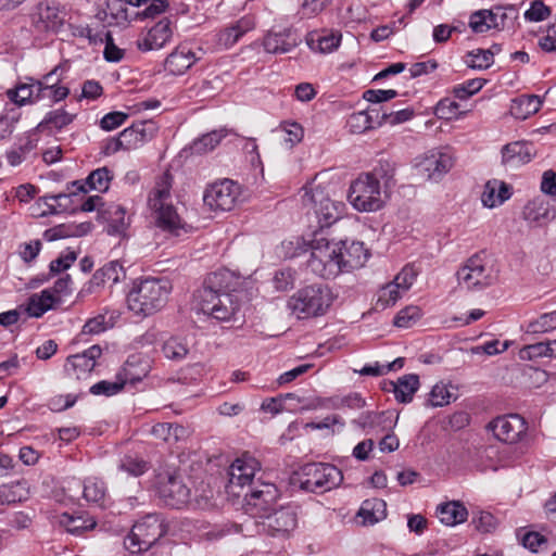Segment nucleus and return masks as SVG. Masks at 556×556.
Masks as SVG:
<instances>
[{
    "mask_svg": "<svg viewBox=\"0 0 556 556\" xmlns=\"http://www.w3.org/2000/svg\"><path fill=\"white\" fill-rule=\"evenodd\" d=\"M368 256L369 252L363 242L354 240L332 242L320 231L315 233L312 241L308 265L313 271L328 279L340 273L363 267Z\"/></svg>",
    "mask_w": 556,
    "mask_h": 556,
    "instance_id": "1",
    "label": "nucleus"
},
{
    "mask_svg": "<svg viewBox=\"0 0 556 556\" xmlns=\"http://www.w3.org/2000/svg\"><path fill=\"white\" fill-rule=\"evenodd\" d=\"M151 370L150 359L140 354H131L127 357L122 371L118 374V378H122L123 382L136 384L148 376Z\"/></svg>",
    "mask_w": 556,
    "mask_h": 556,
    "instance_id": "27",
    "label": "nucleus"
},
{
    "mask_svg": "<svg viewBox=\"0 0 556 556\" xmlns=\"http://www.w3.org/2000/svg\"><path fill=\"white\" fill-rule=\"evenodd\" d=\"M437 516L445 526H456L467 520L468 510L459 502L453 501L440 504L437 508Z\"/></svg>",
    "mask_w": 556,
    "mask_h": 556,
    "instance_id": "33",
    "label": "nucleus"
},
{
    "mask_svg": "<svg viewBox=\"0 0 556 556\" xmlns=\"http://www.w3.org/2000/svg\"><path fill=\"white\" fill-rule=\"evenodd\" d=\"M61 523L72 534H81L84 531L91 530L96 527L97 522L92 518L83 516L74 517L70 514L61 516Z\"/></svg>",
    "mask_w": 556,
    "mask_h": 556,
    "instance_id": "45",
    "label": "nucleus"
},
{
    "mask_svg": "<svg viewBox=\"0 0 556 556\" xmlns=\"http://www.w3.org/2000/svg\"><path fill=\"white\" fill-rule=\"evenodd\" d=\"M257 533L276 538L287 539L298 527V511L293 505H280L255 521Z\"/></svg>",
    "mask_w": 556,
    "mask_h": 556,
    "instance_id": "7",
    "label": "nucleus"
},
{
    "mask_svg": "<svg viewBox=\"0 0 556 556\" xmlns=\"http://www.w3.org/2000/svg\"><path fill=\"white\" fill-rule=\"evenodd\" d=\"M455 155L451 148L430 150L418 164L429 180L439 181L454 166Z\"/></svg>",
    "mask_w": 556,
    "mask_h": 556,
    "instance_id": "16",
    "label": "nucleus"
},
{
    "mask_svg": "<svg viewBox=\"0 0 556 556\" xmlns=\"http://www.w3.org/2000/svg\"><path fill=\"white\" fill-rule=\"evenodd\" d=\"M452 396L453 394L448 391L447 386L437 383L429 394V402L433 407H441L450 404Z\"/></svg>",
    "mask_w": 556,
    "mask_h": 556,
    "instance_id": "60",
    "label": "nucleus"
},
{
    "mask_svg": "<svg viewBox=\"0 0 556 556\" xmlns=\"http://www.w3.org/2000/svg\"><path fill=\"white\" fill-rule=\"evenodd\" d=\"M20 106H11L4 114L0 115V136L4 138L13 131L14 125L21 118Z\"/></svg>",
    "mask_w": 556,
    "mask_h": 556,
    "instance_id": "58",
    "label": "nucleus"
},
{
    "mask_svg": "<svg viewBox=\"0 0 556 556\" xmlns=\"http://www.w3.org/2000/svg\"><path fill=\"white\" fill-rule=\"evenodd\" d=\"M58 302H60V299L50 289H45L40 294H33L29 298L26 312L30 317L39 318L46 312L53 308Z\"/></svg>",
    "mask_w": 556,
    "mask_h": 556,
    "instance_id": "35",
    "label": "nucleus"
},
{
    "mask_svg": "<svg viewBox=\"0 0 556 556\" xmlns=\"http://www.w3.org/2000/svg\"><path fill=\"white\" fill-rule=\"evenodd\" d=\"M119 468L134 477H138L148 470V463L137 457L125 456L121 460Z\"/></svg>",
    "mask_w": 556,
    "mask_h": 556,
    "instance_id": "61",
    "label": "nucleus"
},
{
    "mask_svg": "<svg viewBox=\"0 0 556 556\" xmlns=\"http://www.w3.org/2000/svg\"><path fill=\"white\" fill-rule=\"evenodd\" d=\"M125 0H109L106 2V10L100 11L97 17L109 25L125 26L131 17L128 14V9Z\"/></svg>",
    "mask_w": 556,
    "mask_h": 556,
    "instance_id": "31",
    "label": "nucleus"
},
{
    "mask_svg": "<svg viewBox=\"0 0 556 556\" xmlns=\"http://www.w3.org/2000/svg\"><path fill=\"white\" fill-rule=\"evenodd\" d=\"M71 65L68 61H64L58 64L53 70L43 75L41 80H36L37 84H40L42 88L55 87L59 85H63L62 81L65 77V74L68 72Z\"/></svg>",
    "mask_w": 556,
    "mask_h": 556,
    "instance_id": "50",
    "label": "nucleus"
},
{
    "mask_svg": "<svg viewBox=\"0 0 556 556\" xmlns=\"http://www.w3.org/2000/svg\"><path fill=\"white\" fill-rule=\"evenodd\" d=\"M77 258V253L74 251H68L65 254H61L58 258L53 260L50 263L49 269L53 275L60 274L66 269H68Z\"/></svg>",
    "mask_w": 556,
    "mask_h": 556,
    "instance_id": "63",
    "label": "nucleus"
},
{
    "mask_svg": "<svg viewBox=\"0 0 556 556\" xmlns=\"http://www.w3.org/2000/svg\"><path fill=\"white\" fill-rule=\"evenodd\" d=\"M167 532V527L159 514H148L138 520L124 540V546L131 554L150 549Z\"/></svg>",
    "mask_w": 556,
    "mask_h": 556,
    "instance_id": "6",
    "label": "nucleus"
},
{
    "mask_svg": "<svg viewBox=\"0 0 556 556\" xmlns=\"http://www.w3.org/2000/svg\"><path fill=\"white\" fill-rule=\"evenodd\" d=\"M162 352L167 359L180 362L190 352L188 339L182 336H172L163 342Z\"/></svg>",
    "mask_w": 556,
    "mask_h": 556,
    "instance_id": "37",
    "label": "nucleus"
},
{
    "mask_svg": "<svg viewBox=\"0 0 556 556\" xmlns=\"http://www.w3.org/2000/svg\"><path fill=\"white\" fill-rule=\"evenodd\" d=\"M240 195V185L233 180L224 179L206 188L203 201L213 211H231Z\"/></svg>",
    "mask_w": 556,
    "mask_h": 556,
    "instance_id": "14",
    "label": "nucleus"
},
{
    "mask_svg": "<svg viewBox=\"0 0 556 556\" xmlns=\"http://www.w3.org/2000/svg\"><path fill=\"white\" fill-rule=\"evenodd\" d=\"M379 115L380 111L378 109L367 106L365 110L351 114L346 127L353 134H363L382 125V118Z\"/></svg>",
    "mask_w": 556,
    "mask_h": 556,
    "instance_id": "29",
    "label": "nucleus"
},
{
    "mask_svg": "<svg viewBox=\"0 0 556 556\" xmlns=\"http://www.w3.org/2000/svg\"><path fill=\"white\" fill-rule=\"evenodd\" d=\"M497 275L490 262L475 254L457 270L458 285L467 290H482L492 286Z\"/></svg>",
    "mask_w": 556,
    "mask_h": 556,
    "instance_id": "10",
    "label": "nucleus"
},
{
    "mask_svg": "<svg viewBox=\"0 0 556 556\" xmlns=\"http://www.w3.org/2000/svg\"><path fill=\"white\" fill-rule=\"evenodd\" d=\"M295 480L302 490L323 494L338 488L343 481V473L331 464L309 463L300 468Z\"/></svg>",
    "mask_w": 556,
    "mask_h": 556,
    "instance_id": "5",
    "label": "nucleus"
},
{
    "mask_svg": "<svg viewBox=\"0 0 556 556\" xmlns=\"http://www.w3.org/2000/svg\"><path fill=\"white\" fill-rule=\"evenodd\" d=\"M348 199L358 212H375L383 205L380 182L365 173L351 182Z\"/></svg>",
    "mask_w": 556,
    "mask_h": 556,
    "instance_id": "9",
    "label": "nucleus"
},
{
    "mask_svg": "<svg viewBox=\"0 0 556 556\" xmlns=\"http://www.w3.org/2000/svg\"><path fill=\"white\" fill-rule=\"evenodd\" d=\"M253 27L254 23L250 17H242L219 33V42L226 47H231Z\"/></svg>",
    "mask_w": 556,
    "mask_h": 556,
    "instance_id": "38",
    "label": "nucleus"
},
{
    "mask_svg": "<svg viewBox=\"0 0 556 556\" xmlns=\"http://www.w3.org/2000/svg\"><path fill=\"white\" fill-rule=\"evenodd\" d=\"M35 27L40 31L58 33L65 22V8L55 1H42L37 5Z\"/></svg>",
    "mask_w": 556,
    "mask_h": 556,
    "instance_id": "19",
    "label": "nucleus"
},
{
    "mask_svg": "<svg viewBox=\"0 0 556 556\" xmlns=\"http://www.w3.org/2000/svg\"><path fill=\"white\" fill-rule=\"evenodd\" d=\"M392 419V413L390 412H366L359 415L358 418L354 419L353 422L366 430L367 433H379L387 429H392L396 421Z\"/></svg>",
    "mask_w": 556,
    "mask_h": 556,
    "instance_id": "28",
    "label": "nucleus"
},
{
    "mask_svg": "<svg viewBox=\"0 0 556 556\" xmlns=\"http://www.w3.org/2000/svg\"><path fill=\"white\" fill-rule=\"evenodd\" d=\"M195 62V56L190 50L181 48L172 52L165 60V68L174 75H182Z\"/></svg>",
    "mask_w": 556,
    "mask_h": 556,
    "instance_id": "36",
    "label": "nucleus"
},
{
    "mask_svg": "<svg viewBox=\"0 0 556 556\" xmlns=\"http://www.w3.org/2000/svg\"><path fill=\"white\" fill-rule=\"evenodd\" d=\"M494 437L505 443L514 444L527 433V422L518 414L498 416L489 424Z\"/></svg>",
    "mask_w": 556,
    "mask_h": 556,
    "instance_id": "17",
    "label": "nucleus"
},
{
    "mask_svg": "<svg viewBox=\"0 0 556 556\" xmlns=\"http://www.w3.org/2000/svg\"><path fill=\"white\" fill-rule=\"evenodd\" d=\"M149 5L141 12L136 13L138 18H155L165 13L169 7L167 0H150Z\"/></svg>",
    "mask_w": 556,
    "mask_h": 556,
    "instance_id": "62",
    "label": "nucleus"
},
{
    "mask_svg": "<svg viewBox=\"0 0 556 556\" xmlns=\"http://www.w3.org/2000/svg\"><path fill=\"white\" fill-rule=\"evenodd\" d=\"M29 83H21L15 88L7 91L8 98L13 104H26V102L37 101L38 85L36 79L28 78Z\"/></svg>",
    "mask_w": 556,
    "mask_h": 556,
    "instance_id": "39",
    "label": "nucleus"
},
{
    "mask_svg": "<svg viewBox=\"0 0 556 556\" xmlns=\"http://www.w3.org/2000/svg\"><path fill=\"white\" fill-rule=\"evenodd\" d=\"M502 164L509 168H517L529 163L535 152L533 146L523 141H515L502 148Z\"/></svg>",
    "mask_w": 556,
    "mask_h": 556,
    "instance_id": "26",
    "label": "nucleus"
},
{
    "mask_svg": "<svg viewBox=\"0 0 556 556\" xmlns=\"http://www.w3.org/2000/svg\"><path fill=\"white\" fill-rule=\"evenodd\" d=\"M124 386L125 383L122 378H118V381L102 380L90 388V393L93 395L112 396L121 392Z\"/></svg>",
    "mask_w": 556,
    "mask_h": 556,
    "instance_id": "56",
    "label": "nucleus"
},
{
    "mask_svg": "<svg viewBox=\"0 0 556 556\" xmlns=\"http://www.w3.org/2000/svg\"><path fill=\"white\" fill-rule=\"evenodd\" d=\"M76 116L75 113H70L64 108H59L49 112L45 119L38 125V128L47 129L49 131L60 130L71 124Z\"/></svg>",
    "mask_w": 556,
    "mask_h": 556,
    "instance_id": "42",
    "label": "nucleus"
},
{
    "mask_svg": "<svg viewBox=\"0 0 556 556\" xmlns=\"http://www.w3.org/2000/svg\"><path fill=\"white\" fill-rule=\"evenodd\" d=\"M333 299L328 286L315 283L298 290L288 300V307L299 319L318 317L326 314Z\"/></svg>",
    "mask_w": 556,
    "mask_h": 556,
    "instance_id": "4",
    "label": "nucleus"
},
{
    "mask_svg": "<svg viewBox=\"0 0 556 556\" xmlns=\"http://www.w3.org/2000/svg\"><path fill=\"white\" fill-rule=\"evenodd\" d=\"M126 277V271L118 261H111L99 268L92 276L90 283L92 286H101L106 282L116 285Z\"/></svg>",
    "mask_w": 556,
    "mask_h": 556,
    "instance_id": "34",
    "label": "nucleus"
},
{
    "mask_svg": "<svg viewBox=\"0 0 556 556\" xmlns=\"http://www.w3.org/2000/svg\"><path fill=\"white\" fill-rule=\"evenodd\" d=\"M127 117L128 114L124 112H110L101 118L100 126L103 130L110 131L123 125Z\"/></svg>",
    "mask_w": 556,
    "mask_h": 556,
    "instance_id": "64",
    "label": "nucleus"
},
{
    "mask_svg": "<svg viewBox=\"0 0 556 556\" xmlns=\"http://www.w3.org/2000/svg\"><path fill=\"white\" fill-rule=\"evenodd\" d=\"M157 127L152 121H140L119 132L124 151L138 149L150 141L156 134Z\"/></svg>",
    "mask_w": 556,
    "mask_h": 556,
    "instance_id": "23",
    "label": "nucleus"
},
{
    "mask_svg": "<svg viewBox=\"0 0 556 556\" xmlns=\"http://www.w3.org/2000/svg\"><path fill=\"white\" fill-rule=\"evenodd\" d=\"M112 178L113 175L108 167H100L92 170L84 181H73L72 186L75 188V190L71 191L70 193L61 192L58 194H47L43 197V199L46 201H54L59 207L66 210L67 204L65 202L70 200L72 195H77L79 192L86 193L90 190L104 192L109 189Z\"/></svg>",
    "mask_w": 556,
    "mask_h": 556,
    "instance_id": "13",
    "label": "nucleus"
},
{
    "mask_svg": "<svg viewBox=\"0 0 556 556\" xmlns=\"http://www.w3.org/2000/svg\"><path fill=\"white\" fill-rule=\"evenodd\" d=\"M172 36V21L169 17H163L137 40V47L143 52L157 50L163 48Z\"/></svg>",
    "mask_w": 556,
    "mask_h": 556,
    "instance_id": "22",
    "label": "nucleus"
},
{
    "mask_svg": "<svg viewBox=\"0 0 556 556\" xmlns=\"http://www.w3.org/2000/svg\"><path fill=\"white\" fill-rule=\"evenodd\" d=\"M261 470V463L249 454H243L236 458L229 467L228 492L236 493V488H244L245 485L254 486V477Z\"/></svg>",
    "mask_w": 556,
    "mask_h": 556,
    "instance_id": "15",
    "label": "nucleus"
},
{
    "mask_svg": "<svg viewBox=\"0 0 556 556\" xmlns=\"http://www.w3.org/2000/svg\"><path fill=\"white\" fill-rule=\"evenodd\" d=\"M417 275H418V270L415 268V265L407 264L394 277L392 282L396 283V287H399L405 293L413 286Z\"/></svg>",
    "mask_w": 556,
    "mask_h": 556,
    "instance_id": "55",
    "label": "nucleus"
},
{
    "mask_svg": "<svg viewBox=\"0 0 556 556\" xmlns=\"http://www.w3.org/2000/svg\"><path fill=\"white\" fill-rule=\"evenodd\" d=\"M511 195L510 187L498 180L488 181L481 194L482 204L485 207L493 208L503 204Z\"/></svg>",
    "mask_w": 556,
    "mask_h": 556,
    "instance_id": "32",
    "label": "nucleus"
},
{
    "mask_svg": "<svg viewBox=\"0 0 556 556\" xmlns=\"http://www.w3.org/2000/svg\"><path fill=\"white\" fill-rule=\"evenodd\" d=\"M169 198L167 188L155 189L149 198V205L155 213L156 226L174 236H179L181 230L186 229V223L182 222L172 204H167Z\"/></svg>",
    "mask_w": 556,
    "mask_h": 556,
    "instance_id": "12",
    "label": "nucleus"
},
{
    "mask_svg": "<svg viewBox=\"0 0 556 556\" xmlns=\"http://www.w3.org/2000/svg\"><path fill=\"white\" fill-rule=\"evenodd\" d=\"M83 494L86 501L102 504L106 494L105 483L97 478H88L84 482Z\"/></svg>",
    "mask_w": 556,
    "mask_h": 556,
    "instance_id": "46",
    "label": "nucleus"
},
{
    "mask_svg": "<svg viewBox=\"0 0 556 556\" xmlns=\"http://www.w3.org/2000/svg\"><path fill=\"white\" fill-rule=\"evenodd\" d=\"M101 354L102 349L97 344L92 345L83 353L68 356L64 370L70 377L83 379L93 370Z\"/></svg>",
    "mask_w": 556,
    "mask_h": 556,
    "instance_id": "20",
    "label": "nucleus"
},
{
    "mask_svg": "<svg viewBox=\"0 0 556 556\" xmlns=\"http://www.w3.org/2000/svg\"><path fill=\"white\" fill-rule=\"evenodd\" d=\"M419 377L415 374H407L396 381H382L381 388L384 392L393 393L399 403H410L414 394L419 389Z\"/></svg>",
    "mask_w": 556,
    "mask_h": 556,
    "instance_id": "24",
    "label": "nucleus"
},
{
    "mask_svg": "<svg viewBox=\"0 0 556 556\" xmlns=\"http://www.w3.org/2000/svg\"><path fill=\"white\" fill-rule=\"evenodd\" d=\"M552 10L542 0H533L530 9L523 14L528 22H542L549 17Z\"/></svg>",
    "mask_w": 556,
    "mask_h": 556,
    "instance_id": "57",
    "label": "nucleus"
},
{
    "mask_svg": "<svg viewBox=\"0 0 556 556\" xmlns=\"http://www.w3.org/2000/svg\"><path fill=\"white\" fill-rule=\"evenodd\" d=\"M235 285L237 278L230 270L210 273L193 295L195 307L216 320H230L240 308Z\"/></svg>",
    "mask_w": 556,
    "mask_h": 556,
    "instance_id": "2",
    "label": "nucleus"
},
{
    "mask_svg": "<svg viewBox=\"0 0 556 556\" xmlns=\"http://www.w3.org/2000/svg\"><path fill=\"white\" fill-rule=\"evenodd\" d=\"M358 515L365 525H375L386 516V503L382 500L374 498L365 501Z\"/></svg>",
    "mask_w": 556,
    "mask_h": 556,
    "instance_id": "41",
    "label": "nucleus"
},
{
    "mask_svg": "<svg viewBox=\"0 0 556 556\" xmlns=\"http://www.w3.org/2000/svg\"><path fill=\"white\" fill-rule=\"evenodd\" d=\"M225 137L226 132L223 129L207 132L192 141V143L190 144L191 153H207L214 150L219 144L222 139Z\"/></svg>",
    "mask_w": 556,
    "mask_h": 556,
    "instance_id": "43",
    "label": "nucleus"
},
{
    "mask_svg": "<svg viewBox=\"0 0 556 556\" xmlns=\"http://www.w3.org/2000/svg\"><path fill=\"white\" fill-rule=\"evenodd\" d=\"M301 42L296 30L292 27L271 29L264 37L263 46L268 53H287Z\"/></svg>",
    "mask_w": 556,
    "mask_h": 556,
    "instance_id": "21",
    "label": "nucleus"
},
{
    "mask_svg": "<svg viewBox=\"0 0 556 556\" xmlns=\"http://www.w3.org/2000/svg\"><path fill=\"white\" fill-rule=\"evenodd\" d=\"M403 291L392 281L383 286L378 292L377 307L384 309L394 305L403 295Z\"/></svg>",
    "mask_w": 556,
    "mask_h": 556,
    "instance_id": "48",
    "label": "nucleus"
},
{
    "mask_svg": "<svg viewBox=\"0 0 556 556\" xmlns=\"http://www.w3.org/2000/svg\"><path fill=\"white\" fill-rule=\"evenodd\" d=\"M556 329V313H544L527 326L529 333H545Z\"/></svg>",
    "mask_w": 556,
    "mask_h": 556,
    "instance_id": "49",
    "label": "nucleus"
},
{
    "mask_svg": "<svg viewBox=\"0 0 556 556\" xmlns=\"http://www.w3.org/2000/svg\"><path fill=\"white\" fill-rule=\"evenodd\" d=\"M280 492L274 483L257 480L250 492L244 494V511L258 520L277 507Z\"/></svg>",
    "mask_w": 556,
    "mask_h": 556,
    "instance_id": "11",
    "label": "nucleus"
},
{
    "mask_svg": "<svg viewBox=\"0 0 556 556\" xmlns=\"http://www.w3.org/2000/svg\"><path fill=\"white\" fill-rule=\"evenodd\" d=\"M25 482L16 481L10 484H2L0 486V504H13L22 501L23 495L17 492V489L24 490Z\"/></svg>",
    "mask_w": 556,
    "mask_h": 556,
    "instance_id": "59",
    "label": "nucleus"
},
{
    "mask_svg": "<svg viewBox=\"0 0 556 556\" xmlns=\"http://www.w3.org/2000/svg\"><path fill=\"white\" fill-rule=\"evenodd\" d=\"M522 214L530 224L542 226L554 219L555 210L544 198L536 197L526 204Z\"/></svg>",
    "mask_w": 556,
    "mask_h": 556,
    "instance_id": "30",
    "label": "nucleus"
},
{
    "mask_svg": "<svg viewBox=\"0 0 556 556\" xmlns=\"http://www.w3.org/2000/svg\"><path fill=\"white\" fill-rule=\"evenodd\" d=\"M172 290L165 278H146L135 283L127 295L128 308L142 317L154 314L165 306Z\"/></svg>",
    "mask_w": 556,
    "mask_h": 556,
    "instance_id": "3",
    "label": "nucleus"
},
{
    "mask_svg": "<svg viewBox=\"0 0 556 556\" xmlns=\"http://www.w3.org/2000/svg\"><path fill=\"white\" fill-rule=\"evenodd\" d=\"M38 93H36V100H50L54 103L64 101L70 94V88L66 85H59L55 87L42 88L38 85Z\"/></svg>",
    "mask_w": 556,
    "mask_h": 556,
    "instance_id": "52",
    "label": "nucleus"
},
{
    "mask_svg": "<svg viewBox=\"0 0 556 556\" xmlns=\"http://www.w3.org/2000/svg\"><path fill=\"white\" fill-rule=\"evenodd\" d=\"M302 204L308 211H313L318 220L320 230L331 226L338 222L344 212L345 204L341 201L331 200L324 189L316 187L314 189H305L302 195Z\"/></svg>",
    "mask_w": 556,
    "mask_h": 556,
    "instance_id": "8",
    "label": "nucleus"
},
{
    "mask_svg": "<svg viewBox=\"0 0 556 556\" xmlns=\"http://www.w3.org/2000/svg\"><path fill=\"white\" fill-rule=\"evenodd\" d=\"M341 34L339 31L330 33L324 36L311 33L306 37L307 45L313 48L314 43H318V50L323 53H329L336 50L341 41Z\"/></svg>",
    "mask_w": 556,
    "mask_h": 556,
    "instance_id": "44",
    "label": "nucleus"
},
{
    "mask_svg": "<svg viewBox=\"0 0 556 556\" xmlns=\"http://www.w3.org/2000/svg\"><path fill=\"white\" fill-rule=\"evenodd\" d=\"M420 317L421 309L418 306H406L396 314L394 325L399 328H409L416 324Z\"/></svg>",
    "mask_w": 556,
    "mask_h": 556,
    "instance_id": "53",
    "label": "nucleus"
},
{
    "mask_svg": "<svg viewBox=\"0 0 556 556\" xmlns=\"http://www.w3.org/2000/svg\"><path fill=\"white\" fill-rule=\"evenodd\" d=\"M157 491L164 504L172 508L180 509L190 501L191 491L177 475L160 478Z\"/></svg>",
    "mask_w": 556,
    "mask_h": 556,
    "instance_id": "18",
    "label": "nucleus"
},
{
    "mask_svg": "<svg viewBox=\"0 0 556 556\" xmlns=\"http://www.w3.org/2000/svg\"><path fill=\"white\" fill-rule=\"evenodd\" d=\"M105 213L108 214V233L111 236L124 235L129 225L124 207L121 205H111Z\"/></svg>",
    "mask_w": 556,
    "mask_h": 556,
    "instance_id": "40",
    "label": "nucleus"
},
{
    "mask_svg": "<svg viewBox=\"0 0 556 556\" xmlns=\"http://www.w3.org/2000/svg\"><path fill=\"white\" fill-rule=\"evenodd\" d=\"M466 62L475 70H486L493 64L492 53L483 49L472 50L467 53Z\"/></svg>",
    "mask_w": 556,
    "mask_h": 556,
    "instance_id": "54",
    "label": "nucleus"
},
{
    "mask_svg": "<svg viewBox=\"0 0 556 556\" xmlns=\"http://www.w3.org/2000/svg\"><path fill=\"white\" fill-rule=\"evenodd\" d=\"M276 132L280 135L281 139L288 144V148L299 143L304 136L302 126L295 122H282L276 129Z\"/></svg>",
    "mask_w": 556,
    "mask_h": 556,
    "instance_id": "47",
    "label": "nucleus"
},
{
    "mask_svg": "<svg viewBox=\"0 0 556 556\" xmlns=\"http://www.w3.org/2000/svg\"><path fill=\"white\" fill-rule=\"evenodd\" d=\"M397 96V92L393 89L382 90V89H368L363 92L361 98L350 100L346 104L358 103L361 100H365L369 103H383L394 99Z\"/></svg>",
    "mask_w": 556,
    "mask_h": 556,
    "instance_id": "51",
    "label": "nucleus"
},
{
    "mask_svg": "<svg viewBox=\"0 0 556 556\" xmlns=\"http://www.w3.org/2000/svg\"><path fill=\"white\" fill-rule=\"evenodd\" d=\"M501 10H510L517 14V9L515 5L509 4L506 7L495 5L491 10H478L470 14L469 16V27L476 34H482L489 31L491 28L500 29L498 11Z\"/></svg>",
    "mask_w": 556,
    "mask_h": 556,
    "instance_id": "25",
    "label": "nucleus"
}]
</instances>
